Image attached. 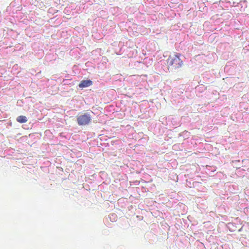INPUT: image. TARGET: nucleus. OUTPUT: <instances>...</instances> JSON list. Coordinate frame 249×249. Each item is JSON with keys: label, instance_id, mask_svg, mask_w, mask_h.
I'll use <instances>...</instances> for the list:
<instances>
[{"label": "nucleus", "instance_id": "obj_3", "mask_svg": "<svg viewBox=\"0 0 249 249\" xmlns=\"http://www.w3.org/2000/svg\"><path fill=\"white\" fill-rule=\"evenodd\" d=\"M93 82L90 80H84L81 81V82L79 84V87L81 88H84L88 87L91 85H92Z\"/></svg>", "mask_w": 249, "mask_h": 249}, {"label": "nucleus", "instance_id": "obj_2", "mask_svg": "<svg viewBox=\"0 0 249 249\" xmlns=\"http://www.w3.org/2000/svg\"><path fill=\"white\" fill-rule=\"evenodd\" d=\"M91 121V118L89 114H84L77 117V122L79 125H87Z\"/></svg>", "mask_w": 249, "mask_h": 249}, {"label": "nucleus", "instance_id": "obj_1", "mask_svg": "<svg viewBox=\"0 0 249 249\" xmlns=\"http://www.w3.org/2000/svg\"><path fill=\"white\" fill-rule=\"evenodd\" d=\"M181 54L176 53L170 55L167 60L168 69L177 70L180 68L183 65V61L180 58Z\"/></svg>", "mask_w": 249, "mask_h": 249}, {"label": "nucleus", "instance_id": "obj_4", "mask_svg": "<svg viewBox=\"0 0 249 249\" xmlns=\"http://www.w3.org/2000/svg\"><path fill=\"white\" fill-rule=\"evenodd\" d=\"M17 121L19 123H24L27 122V119L25 116L20 115L17 117Z\"/></svg>", "mask_w": 249, "mask_h": 249}]
</instances>
